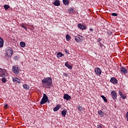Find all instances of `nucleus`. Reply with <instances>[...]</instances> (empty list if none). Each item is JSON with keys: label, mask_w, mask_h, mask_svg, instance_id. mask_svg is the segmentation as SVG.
I'll return each mask as SVG.
<instances>
[{"label": "nucleus", "mask_w": 128, "mask_h": 128, "mask_svg": "<svg viewBox=\"0 0 128 128\" xmlns=\"http://www.w3.org/2000/svg\"><path fill=\"white\" fill-rule=\"evenodd\" d=\"M110 82L114 84H118V80H110Z\"/></svg>", "instance_id": "28"}, {"label": "nucleus", "mask_w": 128, "mask_h": 128, "mask_svg": "<svg viewBox=\"0 0 128 128\" xmlns=\"http://www.w3.org/2000/svg\"><path fill=\"white\" fill-rule=\"evenodd\" d=\"M90 32H94V29H92V28H90Z\"/></svg>", "instance_id": "41"}, {"label": "nucleus", "mask_w": 128, "mask_h": 128, "mask_svg": "<svg viewBox=\"0 0 128 128\" xmlns=\"http://www.w3.org/2000/svg\"><path fill=\"white\" fill-rule=\"evenodd\" d=\"M4 7L5 10H8V9L10 8V6L8 5V4H4Z\"/></svg>", "instance_id": "25"}, {"label": "nucleus", "mask_w": 128, "mask_h": 128, "mask_svg": "<svg viewBox=\"0 0 128 128\" xmlns=\"http://www.w3.org/2000/svg\"><path fill=\"white\" fill-rule=\"evenodd\" d=\"M99 44H100V48H104V46L103 44H102V42H100Z\"/></svg>", "instance_id": "36"}, {"label": "nucleus", "mask_w": 128, "mask_h": 128, "mask_svg": "<svg viewBox=\"0 0 128 128\" xmlns=\"http://www.w3.org/2000/svg\"><path fill=\"white\" fill-rule=\"evenodd\" d=\"M6 80H2L0 82V84H6Z\"/></svg>", "instance_id": "32"}, {"label": "nucleus", "mask_w": 128, "mask_h": 128, "mask_svg": "<svg viewBox=\"0 0 128 128\" xmlns=\"http://www.w3.org/2000/svg\"><path fill=\"white\" fill-rule=\"evenodd\" d=\"M63 4H64V6H68L70 1L68 0H63Z\"/></svg>", "instance_id": "15"}, {"label": "nucleus", "mask_w": 128, "mask_h": 128, "mask_svg": "<svg viewBox=\"0 0 128 128\" xmlns=\"http://www.w3.org/2000/svg\"><path fill=\"white\" fill-rule=\"evenodd\" d=\"M94 72L96 73V76H100V74H102V70L100 68H95Z\"/></svg>", "instance_id": "5"}, {"label": "nucleus", "mask_w": 128, "mask_h": 128, "mask_svg": "<svg viewBox=\"0 0 128 128\" xmlns=\"http://www.w3.org/2000/svg\"><path fill=\"white\" fill-rule=\"evenodd\" d=\"M24 28V30H28V28H26V26H25Z\"/></svg>", "instance_id": "46"}, {"label": "nucleus", "mask_w": 128, "mask_h": 128, "mask_svg": "<svg viewBox=\"0 0 128 128\" xmlns=\"http://www.w3.org/2000/svg\"><path fill=\"white\" fill-rule=\"evenodd\" d=\"M68 12H69L70 14H72V12H74V8H70L68 10Z\"/></svg>", "instance_id": "20"}, {"label": "nucleus", "mask_w": 128, "mask_h": 128, "mask_svg": "<svg viewBox=\"0 0 128 128\" xmlns=\"http://www.w3.org/2000/svg\"><path fill=\"white\" fill-rule=\"evenodd\" d=\"M111 96L113 100H116L118 96L116 95V93L114 91H112L111 92Z\"/></svg>", "instance_id": "8"}, {"label": "nucleus", "mask_w": 128, "mask_h": 128, "mask_svg": "<svg viewBox=\"0 0 128 128\" xmlns=\"http://www.w3.org/2000/svg\"><path fill=\"white\" fill-rule=\"evenodd\" d=\"M64 100H70L72 98V96H70L68 94H64Z\"/></svg>", "instance_id": "10"}, {"label": "nucleus", "mask_w": 128, "mask_h": 128, "mask_svg": "<svg viewBox=\"0 0 128 128\" xmlns=\"http://www.w3.org/2000/svg\"><path fill=\"white\" fill-rule=\"evenodd\" d=\"M102 38H99L98 40H97V42H102Z\"/></svg>", "instance_id": "37"}, {"label": "nucleus", "mask_w": 128, "mask_h": 128, "mask_svg": "<svg viewBox=\"0 0 128 128\" xmlns=\"http://www.w3.org/2000/svg\"><path fill=\"white\" fill-rule=\"evenodd\" d=\"M75 40L76 42H80V38L78 37V38H75Z\"/></svg>", "instance_id": "26"}, {"label": "nucleus", "mask_w": 128, "mask_h": 128, "mask_svg": "<svg viewBox=\"0 0 128 128\" xmlns=\"http://www.w3.org/2000/svg\"><path fill=\"white\" fill-rule=\"evenodd\" d=\"M98 128H102V126L100 125L98 126Z\"/></svg>", "instance_id": "44"}, {"label": "nucleus", "mask_w": 128, "mask_h": 128, "mask_svg": "<svg viewBox=\"0 0 128 128\" xmlns=\"http://www.w3.org/2000/svg\"><path fill=\"white\" fill-rule=\"evenodd\" d=\"M20 80V79L18 78L14 77L12 78V80Z\"/></svg>", "instance_id": "34"}, {"label": "nucleus", "mask_w": 128, "mask_h": 128, "mask_svg": "<svg viewBox=\"0 0 128 128\" xmlns=\"http://www.w3.org/2000/svg\"><path fill=\"white\" fill-rule=\"evenodd\" d=\"M21 26H22V28H24L26 27V26L24 24L22 25Z\"/></svg>", "instance_id": "42"}, {"label": "nucleus", "mask_w": 128, "mask_h": 128, "mask_svg": "<svg viewBox=\"0 0 128 128\" xmlns=\"http://www.w3.org/2000/svg\"><path fill=\"white\" fill-rule=\"evenodd\" d=\"M66 40H67V42H70V40L72 37H70V35H68V34H67L66 36Z\"/></svg>", "instance_id": "16"}, {"label": "nucleus", "mask_w": 128, "mask_h": 128, "mask_svg": "<svg viewBox=\"0 0 128 128\" xmlns=\"http://www.w3.org/2000/svg\"><path fill=\"white\" fill-rule=\"evenodd\" d=\"M2 80H6L5 78H2Z\"/></svg>", "instance_id": "45"}, {"label": "nucleus", "mask_w": 128, "mask_h": 128, "mask_svg": "<svg viewBox=\"0 0 128 128\" xmlns=\"http://www.w3.org/2000/svg\"><path fill=\"white\" fill-rule=\"evenodd\" d=\"M128 70V66H126V67L122 66V68H120V72L122 74H127Z\"/></svg>", "instance_id": "3"}, {"label": "nucleus", "mask_w": 128, "mask_h": 128, "mask_svg": "<svg viewBox=\"0 0 128 128\" xmlns=\"http://www.w3.org/2000/svg\"><path fill=\"white\" fill-rule=\"evenodd\" d=\"M98 114L100 116L101 118H102L104 116V112H102V110H100L98 112Z\"/></svg>", "instance_id": "24"}, {"label": "nucleus", "mask_w": 128, "mask_h": 128, "mask_svg": "<svg viewBox=\"0 0 128 128\" xmlns=\"http://www.w3.org/2000/svg\"><path fill=\"white\" fill-rule=\"evenodd\" d=\"M78 28H80V30H86V25H84L80 23L78 24Z\"/></svg>", "instance_id": "7"}, {"label": "nucleus", "mask_w": 128, "mask_h": 128, "mask_svg": "<svg viewBox=\"0 0 128 128\" xmlns=\"http://www.w3.org/2000/svg\"><path fill=\"white\" fill-rule=\"evenodd\" d=\"M120 96L121 98H123V100H125V98H126V96L124 94H122V92L120 91L119 92Z\"/></svg>", "instance_id": "13"}, {"label": "nucleus", "mask_w": 128, "mask_h": 128, "mask_svg": "<svg viewBox=\"0 0 128 128\" xmlns=\"http://www.w3.org/2000/svg\"><path fill=\"white\" fill-rule=\"evenodd\" d=\"M111 16H118V14L112 13V14H111Z\"/></svg>", "instance_id": "30"}, {"label": "nucleus", "mask_w": 128, "mask_h": 128, "mask_svg": "<svg viewBox=\"0 0 128 128\" xmlns=\"http://www.w3.org/2000/svg\"><path fill=\"white\" fill-rule=\"evenodd\" d=\"M4 108L5 110H6V108H8V104L4 105Z\"/></svg>", "instance_id": "39"}, {"label": "nucleus", "mask_w": 128, "mask_h": 128, "mask_svg": "<svg viewBox=\"0 0 128 128\" xmlns=\"http://www.w3.org/2000/svg\"><path fill=\"white\" fill-rule=\"evenodd\" d=\"M64 56V54H62V52H58L56 54V56L58 58H62V56Z\"/></svg>", "instance_id": "14"}, {"label": "nucleus", "mask_w": 128, "mask_h": 128, "mask_svg": "<svg viewBox=\"0 0 128 128\" xmlns=\"http://www.w3.org/2000/svg\"><path fill=\"white\" fill-rule=\"evenodd\" d=\"M65 66L68 68H69V70H72V66L68 64V62L65 63Z\"/></svg>", "instance_id": "11"}, {"label": "nucleus", "mask_w": 128, "mask_h": 128, "mask_svg": "<svg viewBox=\"0 0 128 128\" xmlns=\"http://www.w3.org/2000/svg\"><path fill=\"white\" fill-rule=\"evenodd\" d=\"M101 98H102V100H104L105 102H108V100L104 95L101 96Z\"/></svg>", "instance_id": "23"}, {"label": "nucleus", "mask_w": 128, "mask_h": 128, "mask_svg": "<svg viewBox=\"0 0 128 128\" xmlns=\"http://www.w3.org/2000/svg\"><path fill=\"white\" fill-rule=\"evenodd\" d=\"M53 4L56 6H60V0H55V1L53 2Z\"/></svg>", "instance_id": "9"}, {"label": "nucleus", "mask_w": 128, "mask_h": 128, "mask_svg": "<svg viewBox=\"0 0 128 128\" xmlns=\"http://www.w3.org/2000/svg\"><path fill=\"white\" fill-rule=\"evenodd\" d=\"M61 114L62 116H66V110H63L62 111Z\"/></svg>", "instance_id": "19"}, {"label": "nucleus", "mask_w": 128, "mask_h": 128, "mask_svg": "<svg viewBox=\"0 0 128 128\" xmlns=\"http://www.w3.org/2000/svg\"><path fill=\"white\" fill-rule=\"evenodd\" d=\"M65 52L67 54H70V51L68 49H64Z\"/></svg>", "instance_id": "31"}, {"label": "nucleus", "mask_w": 128, "mask_h": 128, "mask_svg": "<svg viewBox=\"0 0 128 128\" xmlns=\"http://www.w3.org/2000/svg\"><path fill=\"white\" fill-rule=\"evenodd\" d=\"M60 108V106L57 105L56 107L54 108V112H58V110Z\"/></svg>", "instance_id": "17"}, {"label": "nucleus", "mask_w": 128, "mask_h": 128, "mask_svg": "<svg viewBox=\"0 0 128 128\" xmlns=\"http://www.w3.org/2000/svg\"><path fill=\"white\" fill-rule=\"evenodd\" d=\"M20 46L21 48H24L26 46V42H20Z\"/></svg>", "instance_id": "22"}, {"label": "nucleus", "mask_w": 128, "mask_h": 128, "mask_svg": "<svg viewBox=\"0 0 128 128\" xmlns=\"http://www.w3.org/2000/svg\"><path fill=\"white\" fill-rule=\"evenodd\" d=\"M110 80H117L116 79V78H114V77H112Z\"/></svg>", "instance_id": "35"}, {"label": "nucleus", "mask_w": 128, "mask_h": 128, "mask_svg": "<svg viewBox=\"0 0 128 128\" xmlns=\"http://www.w3.org/2000/svg\"><path fill=\"white\" fill-rule=\"evenodd\" d=\"M12 54H14V50H12V49L10 48L7 50L6 56H12Z\"/></svg>", "instance_id": "6"}, {"label": "nucleus", "mask_w": 128, "mask_h": 128, "mask_svg": "<svg viewBox=\"0 0 128 128\" xmlns=\"http://www.w3.org/2000/svg\"><path fill=\"white\" fill-rule=\"evenodd\" d=\"M4 70H2V68H0V72H4Z\"/></svg>", "instance_id": "40"}, {"label": "nucleus", "mask_w": 128, "mask_h": 128, "mask_svg": "<svg viewBox=\"0 0 128 128\" xmlns=\"http://www.w3.org/2000/svg\"><path fill=\"white\" fill-rule=\"evenodd\" d=\"M48 102V97L46 94H44L40 102V104H44Z\"/></svg>", "instance_id": "2"}, {"label": "nucleus", "mask_w": 128, "mask_h": 128, "mask_svg": "<svg viewBox=\"0 0 128 128\" xmlns=\"http://www.w3.org/2000/svg\"><path fill=\"white\" fill-rule=\"evenodd\" d=\"M12 72L16 74V76H20V69L18 67L14 66L12 68Z\"/></svg>", "instance_id": "4"}, {"label": "nucleus", "mask_w": 128, "mask_h": 128, "mask_svg": "<svg viewBox=\"0 0 128 128\" xmlns=\"http://www.w3.org/2000/svg\"><path fill=\"white\" fill-rule=\"evenodd\" d=\"M18 82L20 84V81H18Z\"/></svg>", "instance_id": "47"}, {"label": "nucleus", "mask_w": 128, "mask_h": 128, "mask_svg": "<svg viewBox=\"0 0 128 128\" xmlns=\"http://www.w3.org/2000/svg\"><path fill=\"white\" fill-rule=\"evenodd\" d=\"M78 110H79V112H82V106H78Z\"/></svg>", "instance_id": "29"}, {"label": "nucleus", "mask_w": 128, "mask_h": 128, "mask_svg": "<svg viewBox=\"0 0 128 128\" xmlns=\"http://www.w3.org/2000/svg\"><path fill=\"white\" fill-rule=\"evenodd\" d=\"M63 76H66V78L68 76V74L66 73L63 72Z\"/></svg>", "instance_id": "33"}, {"label": "nucleus", "mask_w": 128, "mask_h": 128, "mask_svg": "<svg viewBox=\"0 0 128 128\" xmlns=\"http://www.w3.org/2000/svg\"><path fill=\"white\" fill-rule=\"evenodd\" d=\"M2 76H6V73H2Z\"/></svg>", "instance_id": "43"}, {"label": "nucleus", "mask_w": 128, "mask_h": 128, "mask_svg": "<svg viewBox=\"0 0 128 128\" xmlns=\"http://www.w3.org/2000/svg\"><path fill=\"white\" fill-rule=\"evenodd\" d=\"M43 86L46 88H50V86L52 84V80H42Z\"/></svg>", "instance_id": "1"}, {"label": "nucleus", "mask_w": 128, "mask_h": 128, "mask_svg": "<svg viewBox=\"0 0 128 128\" xmlns=\"http://www.w3.org/2000/svg\"><path fill=\"white\" fill-rule=\"evenodd\" d=\"M23 88L24 90H28L30 88V86H28V84H24L23 85Z\"/></svg>", "instance_id": "18"}, {"label": "nucleus", "mask_w": 128, "mask_h": 128, "mask_svg": "<svg viewBox=\"0 0 128 128\" xmlns=\"http://www.w3.org/2000/svg\"><path fill=\"white\" fill-rule=\"evenodd\" d=\"M4 39L2 37H0V48H4Z\"/></svg>", "instance_id": "12"}, {"label": "nucleus", "mask_w": 128, "mask_h": 128, "mask_svg": "<svg viewBox=\"0 0 128 128\" xmlns=\"http://www.w3.org/2000/svg\"><path fill=\"white\" fill-rule=\"evenodd\" d=\"M43 80H52V78L50 77H48L46 78H44Z\"/></svg>", "instance_id": "27"}, {"label": "nucleus", "mask_w": 128, "mask_h": 128, "mask_svg": "<svg viewBox=\"0 0 128 128\" xmlns=\"http://www.w3.org/2000/svg\"><path fill=\"white\" fill-rule=\"evenodd\" d=\"M107 34L108 36H112V32H108Z\"/></svg>", "instance_id": "38"}, {"label": "nucleus", "mask_w": 128, "mask_h": 128, "mask_svg": "<svg viewBox=\"0 0 128 128\" xmlns=\"http://www.w3.org/2000/svg\"><path fill=\"white\" fill-rule=\"evenodd\" d=\"M20 56L19 55H17L14 57V60H20Z\"/></svg>", "instance_id": "21"}]
</instances>
